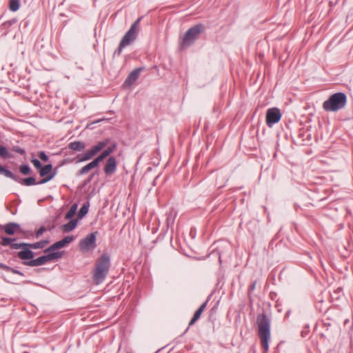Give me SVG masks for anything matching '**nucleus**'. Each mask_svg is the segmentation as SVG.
<instances>
[{
  "label": "nucleus",
  "mask_w": 353,
  "mask_h": 353,
  "mask_svg": "<svg viewBox=\"0 0 353 353\" xmlns=\"http://www.w3.org/2000/svg\"><path fill=\"white\" fill-rule=\"evenodd\" d=\"M258 326V336L261 341L264 353H267L270 340V321L265 314H259L256 318Z\"/></svg>",
  "instance_id": "obj_1"
},
{
  "label": "nucleus",
  "mask_w": 353,
  "mask_h": 353,
  "mask_svg": "<svg viewBox=\"0 0 353 353\" xmlns=\"http://www.w3.org/2000/svg\"><path fill=\"white\" fill-rule=\"evenodd\" d=\"M110 267V259L108 254H103L97 261L93 271V281L96 285L105 279Z\"/></svg>",
  "instance_id": "obj_2"
},
{
  "label": "nucleus",
  "mask_w": 353,
  "mask_h": 353,
  "mask_svg": "<svg viewBox=\"0 0 353 353\" xmlns=\"http://www.w3.org/2000/svg\"><path fill=\"white\" fill-rule=\"evenodd\" d=\"M346 104V96L343 92H337L324 101L323 108L328 112H336L343 108Z\"/></svg>",
  "instance_id": "obj_3"
},
{
  "label": "nucleus",
  "mask_w": 353,
  "mask_h": 353,
  "mask_svg": "<svg viewBox=\"0 0 353 353\" xmlns=\"http://www.w3.org/2000/svg\"><path fill=\"white\" fill-rule=\"evenodd\" d=\"M141 18H139L130 27L129 30L125 33L123 36L122 40L121 41L118 51L119 54H120L123 48L130 45L132 42H133L137 37L138 32L139 31V23L141 21Z\"/></svg>",
  "instance_id": "obj_4"
},
{
  "label": "nucleus",
  "mask_w": 353,
  "mask_h": 353,
  "mask_svg": "<svg viewBox=\"0 0 353 353\" xmlns=\"http://www.w3.org/2000/svg\"><path fill=\"white\" fill-rule=\"evenodd\" d=\"M203 29L204 27L201 24L196 25L190 28L183 37L181 48H185L192 44Z\"/></svg>",
  "instance_id": "obj_5"
},
{
  "label": "nucleus",
  "mask_w": 353,
  "mask_h": 353,
  "mask_svg": "<svg viewBox=\"0 0 353 353\" xmlns=\"http://www.w3.org/2000/svg\"><path fill=\"white\" fill-rule=\"evenodd\" d=\"M62 252H49L48 254L41 256L37 259H34L32 261H30L28 262H23V264H26L29 266H39L41 265H43L48 262L60 259L62 257Z\"/></svg>",
  "instance_id": "obj_6"
},
{
  "label": "nucleus",
  "mask_w": 353,
  "mask_h": 353,
  "mask_svg": "<svg viewBox=\"0 0 353 353\" xmlns=\"http://www.w3.org/2000/svg\"><path fill=\"white\" fill-rule=\"evenodd\" d=\"M108 144V140H103L98 142L96 145H93L90 150L83 154L79 161H86L91 159L98 152L102 150Z\"/></svg>",
  "instance_id": "obj_7"
},
{
  "label": "nucleus",
  "mask_w": 353,
  "mask_h": 353,
  "mask_svg": "<svg viewBox=\"0 0 353 353\" xmlns=\"http://www.w3.org/2000/svg\"><path fill=\"white\" fill-rule=\"evenodd\" d=\"M96 233L92 232L88 234L79 243V248L83 252L93 250L96 247Z\"/></svg>",
  "instance_id": "obj_8"
},
{
  "label": "nucleus",
  "mask_w": 353,
  "mask_h": 353,
  "mask_svg": "<svg viewBox=\"0 0 353 353\" xmlns=\"http://www.w3.org/2000/svg\"><path fill=\"white\" fill-rule=\"evenodd\" d=\"M281 117L280 110L276 108H270L266 113V123L269 127L278 123Z\"/></svg>",
  "instance_id": "obj_9"
},
{
  "label": "nucleus",
  "mask_w": 353,
  "mask_h": 353,
  "mask_svg": "<svg viewBox=\"0 0 353 353\" xmlns=\"http://www.w3.org/2000/svg\"><path fill=\"white\" fill-rule=\"evenodd\" d=\"M52 165L51 164H48L41 167L39 170V174L43 177V179L38 183H44L51 180L54 176V173H52Z\"/></svg>",
  "instance_id": "obj_10"
},
{
  "label": "nucleus",
  "mask_w": 353,
  "mask_h": 353,
  "mask_svg": "<svg viewBox=\"0 0 353 353\" xmlns=\"http://www.w3.org/2000/svg\"><path fill=\"white\" fill-rule=\"evenodd\" d=\"M74 240V237L72 236H68L64 237L62 240L57 241L50 246L48 249L45 250V253L48 252H54L55 250L62 248L65 247L67 244L71 243Z\"/></svg>",
  "instance_id": "obj_11"
},
{
  "label": "nucleus",
  "mask_w": 353,
  "mask_h": 353,
  "mask_svg": "<svg viewBox=\"0 0 353 353\" xmlns=\"http://www.w3.org/2000/svg\"><path fill=\"white\" fill-rule=\"evenodd\" d=\"M117 161L114 157H110L106 161L104 167V172L107 175L112 174L117 169Z\"/></svg>",
  "instance_id": "obj_12"
},
{
  "label": "nucleus",
  "mask_w": 353,
  "mask_h": 353,
  "mask_svg": "<svg viewBox=\"0 0 353 353\" xmlns=\"http://www.w3.org/2000/svg\"><path fill=\"white\" fill-rule=\"evenodd\" d=\"M12 238L2 237L1 244L3 246L9 245L12 249H19L22 247V243H16Z\"/></svg>",
  "instance_id": "obj_13"
},
{
  "label": "nucleus",
  "mask_w": 353,
  "mask_h": 353,
  "mask_svg": "<svg viewBox=\"0 0 353 353\" xmlns=\"http://www.w3.org/2000/svg\"><path fill=\"white\" fill-rule=\"evenodd\" d=\"M140 71L141 68H137L132 72H131L128 75V78L125 79L124 82V85L128 87L133 84L138 79Z\"/></svg>",
  "instance_id": "obj_14"
},
{
  "label": "nucleus",
  "mask_w": 353,
  "mask_h": 353,
  "mask_svg": "<svg viewBox=\"0 0 353 353\" xmlns=\"http://www.w3.org/2000/svg\"><path fill=\"white\" fill-rule=\"evenodd\" d=\"M117 148V144L114 143L111 146L108 147L106 150H103L102 153L99 155L95 160L99 163L108 157L111 153H112Z\"/></svg>",
  "instance_id": "obj_15"
},
{
  "label": "nucleus",
  "mask_w": 353,
  "mask_h": 353,
  "mask_svg": "<svg viewBox=\"0 0 353 353\" xmlns=\"http://www.w3.org/2000/svg\"><path fill=\"white\" fill-rule=\"evenodd\" d=\"M99 165L98 162L95 160V159L87 164L86 165L83 166L81 170H79L78 174L79 175H83L86 173H88L89 171H90L92 169L97 168Z\"/></svg>",
  "instance_id": "obj_16"
},
{
  "label": "nucleus",
  "mask_w": 353,
  "mask_h": 353,
  "mask_svg": "<svg viewBox=\"0 0 353 353\" xmlns=\"http://www.w3.org/2000/svg\"><path fill=\"white\" fill-rule=\"evenodd\" d=\"M207 303H208V301H205V303H203L199 307V308L195 312L193 318L189 323V325H192L193 324H194L195 322L201 317V314L203 313V312L204 311V310L207 305Z\"/></svg>",
  "instance_id": "obj_17"
},
{
  "label": "nucleus",
  "mask_w": 353,
  "mask_h": 353,
  "mask_svg": "<svg viewBox=\"0 0 353 353\" xmlns=\"http://www.w3.org/2000/svg\"><path fill=\"white\" fill-rule=\"evenodd\" d=\"M68 148L74 151H82L85 148V144L83 141H77L70 143Z\"/></svg>",
  "instance_id": "obj_18"
},
{
  "label": "nucleus",
  "mask_w": 353,
  "mask_h": 353,
  "mask_svg": "<svg viewBox=\"0 0 353 353\" xmlns=\"http://www.w3.org/2000/svg\"><path fill=\"white\" fill-rule=\"evenodd\" d=\"M4 231L8 234H13L19 229V226L17 224L9 223L3 227Z\"/></svg>",
  "instance_id": "obj_19"
},
{
  "label": "nucleus",
  "mask_w": 353,
  "mask_h": 353,
  "mask_svg": "<svg viewBox=\"0 0 353 353\" xmlns=\"http://www.w3.org/2000/svg\"><path fill=\"white\" fill-rule=\"evenodd\" d=\"M28 243H23V258L25 259H30L34 257L33 252L30 250Z\"/></svg>",
  "instance_id": "obj_20"
},
{
  "label": "nucleus",
  "mask_w": 353,
  "mask_h": 353,
  "mask_svg": "<svg viewBox=\"0 0 353 353\" xmlns=\"http://www.w3.org/2000/svg\"><path fill=\"white\" fill-rule=\"evenodd\" d=\"M77 225V219H73L70 221L69 223L64 224L62 226V229L65 232H69L74 230Z\"/></svg>",
  "instance_id": "obj_21"
},
{
  "label": "nucleus",
  "mask_w": 353,
  "mask_h": 353,
  "mask_svg": "<svg viewBox=\"0 0 353 353\" xmlns=\"http://www.w3.org/2000/svg\"><path fill=\"white\" fill-rule=\"evenodd\" d=\"M49 243L48 241H39L34 243H28L29 248H33V249H39L44 248L48 243Z\"/></svg>",
  "instance_id": "obj_22"
},
{
  "label": "nucleus",
  "mask_w": 353,
  "mask_h": 353,
  "mask_svg": "<svg viewBox=\"0 0 353 353\" xmlns=\"http://www.w3.org/2000/svg\"><path fill=\"white\" fill-rule=\"evenodd\" d=\"M77 203H74L73 204L70 209L69 210V211L66 213L65 214V219H70L71 218H72L74 216V215L76 213V211H77Z\"/></svg>",
  "instance_id": "obj_23"
},
{
  "label": "nucleus",
  "mask_w": 353,
  "mask_h": 353,
  "mask_svg": "<svg viewBox=\"0 0 353 353\" xmlns=\"http://www.w3.org/2000/svg\"><path fill=\"white\" fill-rule=\"evenodd\" d=\"M9 6L12 11H16L19 8V2L18 0H10Z\"/></svg>",
  "instance_id": "obj_24"
},
{
  "label": "nucleus",
  "mask_w": 353,
  "mask_h": 353,
  "mask_svg": "<svg viewBox=\"0 0 353 353\" xmlns=\"http://www.w3.org/2000/svg\"><path fill=\"white\" fill-rule=\"evenodd\" d=\"M88 212V205H83L79 212V214H78V216L79 218H82Z\"/></svg>",
  "instance_id": "obj_25"
},
{
  "label": "nucleus",
  "mask_w": 353,
  "mask_h": 353,
  "mask_svg": "<svg viewBox=\"0 0 353 353\" xmlns=\"http://www.w3.org/2000/svg\"><path fill=\"white\" fill-rule=\"evenodd\" d=\"M36 180L33 177L23 179V184L26 185H32L36 184Z\"/></svg>",
  "instance_id": "obj_26"
},
{
  "label": "nucleus",
  "mask_w": 353,
  "mask_h": 353,
  "mask_svg": "<svg viewBox=\"0 0 353 353\" xmlns=\"http://www.w3.org/2000/svg\"><path fill=\"white\" fill-rule=\"evenodd\" d=\"M0 174H3L7 177H12V174L9 170H6L5 168L0 165Z\"/></svg>",
  "instance_id": "obj_27"
},
{
  "label": "nucleus",
  "mask_w": 353,
  "mask_h": 353,
  "mask_svg": "<svg viewBox=\"0 0 353 353\" xmlns=\"http://www.w3.org/2000/svg\"><path fill=\"white\" fill-rule=\"evenodd\" d=\"M0 157L3 158H8L9 157L8 152L5 147L0 145Z\"/></svg>",
  "instance_id": "obj_28"
},
{
  "label": "nucleus",
  "mask_w": 353,
  "mask_h": 353,
  "mask_svg": "<svg viewBox=\"0 0 353 353\" xmlns=\"http://www.w3.org/2000/svg\"><path fill=\"white\" fill-rule=\"evenodd\" d=\"M32 163H33L34 166L36 168L40 169L41 168V163L38 159H32Z\"/></svg>",
  "instance_id": "obj_29"
},
{
  "label": "nucleus",
  "mask_w": 353,
  "mask_h": 353,
  "mask_svg": "<svg viewBox=\"0 0 353 353\" xmlns=\"http://www.w3.org/2000/svg\"><path fill=\"white\" fill-rule=\"evenodd\" d=\"M39 157L43 161H47L48 160V157L44 152H40Z\"/></svg>",
  "instance_id": "obj_30"
},
{
  "label": "nucleus",
  "mask_w": 353,
  "mask_h": 353,
  "mask_svg": "<svg viewBox=\"0 0 353 353\" xmlns=\"http://www.w3.org/2000/svg\"><path fill=\"white\" fill-rule=\"evenodd\" d=\"M45 231H46V228L45 227L40 228L36 233V236L39 237Z\"/></svg>",
  "instance_id": "obj_31"
},
{
  "label": "nucleus",
  "mask_w": 353,
  "mask_h": 353,
  "mask_svg": "<svg viewBox=\"0 0 353 353\" xmlns=\"http://www.w3.org/2000/svg\"><path fill=\"white\" fill-rule=\"evenodd\" d=\"M30 168L27 165H23V174H28L30 172Z\"/></svg>",
  "instance_id": "obj_32"
},
{
  "label": "nucleus",
  "mask_w": 353,
  "mask_h": 353,
  "mask_svg": "<svg viewBox=\"0 0 353 353\" xmlns=\"http://www.w3.org/2000/svg\"><path fill=\"white\" fill-rule=\"evenodd\" d=\"M18 256L22 259V250L18 252Z\"/></svg>",
  "instance_id": "obj_33"
},
{
  "label": "nucleus",
  "mask_w": 353,
  "mask_h": 353,
  "mask_svg": "<svg viewBox=\"0 0 353 353\" xmlns=\"http://www.w3.org/2000/svg\"><path fill=\"white\" fill-rule=\"evenodd\" d=\"M255 288V283H254L251 286V290H253Z\"/></svg>",
  "instance_id": "obj_34"
},
{
  "label": "nucleus",
  "mask_w": 353,
  "mask_h": 353,
  "mask_svg": "<svg viewBox=\"0 0 353 353\" xmlns=\"http://www.w3.org/2000/svg\"><path fill=\"white\" fill-rule=\"evenodd\" d=\"M19 170H20V171H21V172H22V165H21V166L19 167Z\"/></svg>",
  "instance_id": "obj_35"
}]
</instances>
